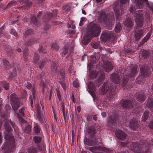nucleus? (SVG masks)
<instances>
[{
    "label": "nucleus",
    "mask_w": 153,
    "mask_h": 153,
    "mask_svg": "<svg viewBox=\"0 0 153 153\" xmlns=\"http://www.w3.org/2000/svg\"><path fill=\"white\" fill-rule=\"evenodd\" d=\"M41 108L39 105H37L36 108L37 118L41 123H42L44 122V117L41 113Z\"/></svg>",
    "instance_id": "nucleus-14"
},
{
    "label": "nucleus",
    "mask_w": 153,
    "mask_h": 153,
    "mask_svg": "<svg viewBox=\"0 0 153 153\" xmlns=\"http://www.w3.org/2000/svg\"><path fill=\"white\" fill-rule=\"evenodd\" d=\"M36 42V40L35 38H31L28 41L29 44H32Z\"/></svg>",
    "instance_id": "nucleus-42"
},
{
    "label": "nucleus",
    "mask_w": 153,
    "mask_h": 153,
    "mask_svg": "<svg viewBox=\"0 0 153 153\" xmlns=\"http://www.w3.org/2000/svg\"><path fill=\"white\" fill-rule=\"evenodd\" d=\"M125 25L127 27H131L133 25V22L131 19L130 18H128L126 20L124 23Z\"/></svg>",
    "instance_id": "nucleus-22"
},
{
    "label": "nucleus",
    "mask_w": 153,
    "mask_h": 153,
    "mask_svg": "<svg viewBox=\"0 0 153 153\" xmlns=\"http://www.w3.org/2000/svg\"><path fill=\"white\" fill-rule=\"evenodd\" d=\"M85 17H82L79 23V26H82L83 24V22L85 19Z\"/></svg>",
    "instance_id": "nucleus-53"
},
{
    "label": "nucleus",
    "mask_w": 153,
    "mask_h": 153,
    "mask_svg": "<svg viewBox=\"0 0 153 153\" xmlns=\"http://www.w3.org/2000/svg\"><path fill=\"white\" fill-rule=\"evenodd\" d=\"M146 106L150 110H153V98L149 97L148 98Z\"/></svg>",
    "instance_id": "nucleus-18"
},
{
    "label": "nucleus",
    "mask_w": 153,
    "mask_h": 153,
    "mask_svg": "<svg viewBox=\"0 0 153 153\" xmlns=\"http://www.w3.org/2000/svg\"><path fill=\"white\" fill-rule=\"evenodd\" d=\"M28 51L27 50V49H25L24 50V53H23V56L24 57V60L27 61L26 58L27 56L28 55V53H27Z\"/></svg>",
    "instance_id": "nucleus-44"
},
{
    "label": "nucleus",
    "mask_w": 153,
    "mask_h": 153,
    "mask_svg": "<svg viewBox=\"0 0 153 153\" xmlns=\"http://www.w3.org/2000/svg\"><path fill=\"white\" fill-rule=\"evenodd\" d=\"M129 10L131 12H132L134 10L133 7L132 6H131L129 9Z\"/></svg>",
    "instance_id": "nucleus-62"
},
{
    "label": "nucleus",
    "mask_w": 153,
    "mask_h": 153,
    "mask_svg": "<svg viewBox=\"0 0 153 153\" xmlns=\"http://www.w3.org/2000/svg\"><path fill=\"white\" fill-rule=\"evenodd\" d=\"M18 1L17 2L16 1L13 0L10 1L7 5L6 7L4 9L5 10L6 9L16 4L19 5V2L20 3V4H23V6L18 7V8L21 9H27L30 7L32 5V3L28 2L26 0H18Z\"/></svg>",
    "instance_id": "nucleus-2"
},
{
    "label": "nucleus",
    "mask_w": 153,
    "mask_h": 153,
    "mask_svg": "<svg viewBox=\"0 0 153 153\" xmlns=\"http://www.w3.org/2000/svg\"><path fill=\"white\" fill-rule=\"evenodd\" d=\"M100 31V27L98 25L92 24L86 34L85 37L82 40V43L84 45H87L90 42L91 37L98 36Z\"/></svg>",
    "instance_id": "nucleus-1"
},
{
    "label": "nucleus",
    "mask_w": 153,
    "mask_h": 153,
    "mask_svg": "<svg viewBox=\"0 0 153 153\" xmlns=\"http://www.w3.org/2000/svg\"><path fill=\"white\" fill-rule=\"evenodd\" d=\"M61 110H62V111H65V107L64 105L63 104H62Z\"/></svg>",
    "instance_id": "nucleus-61"
},
{
    "label": "nucleus",
    "mask_w": 153,
    "mask_h": 153,
    "mask_svg": "<svg viewBox=\"0 0 153 153\" xmlns=\"http://www.w3.org/2000/svg\"><path fill=\"white\" fill-rule=\"evenodd\" d=\"M109 85V84L108 83H104L100 89V94L101 95H103L108 91H110Z\"/></svg>",
    "instance_id": "nucleus-11"
},
{
    "label": "nucleus",
    "mask_w": 153,
    "mask_h": 153,
    "mask_svg": "<svg viewBox=\"0 0 153 153\" xmlns=\"http://www.w3.org/2000/svg\"><path fill=\"white\" fill-rule=\"evenodd\" d=\"M53 17L51 13H47V14L44 16L43 19L44 21L47 22L50 20Z\"/></svg>",
    "instance_id": "nucleus-25"
},
{
    "label": "nucleus",
    "mask_w": 153,
    "mask_h": 153,
    "mask_svg": "<svg viewBox=\"0 0 153 153\" xmlns=\"http://www.w3.org/2000/svg\"><path fill=\"white\" fill-rule=\"evenodd\" d=\"M24 111L25 108L24 107L20 109L19 110V113L20 114L19 115H20V116H23L24 115Z\"/></svg>",
    "instance_id": "nucleus-43"
},
{
    "label": "nucleus",
    "mask_w": 153,
    "mask_h": 153,
    "mask_svg": "<svg viewBox=\"0 0 153 153\" xmlns=\"http://www.w3.org/2000/svg\"><path fill=\"white\" fill-rule=\"evenodd\" d=\"M31 22L36 26H39L40 25L39 22L37 21L36 17L35 16H33L31 18Z\"/></svg>",
    "instance_id": "nucleus-26"
},
{
    "label": "nucleus",
    "mask_w": 153,
    "mask_h": 153,
    "mask_svg": "<svg viewBox=\"0 0 153 153\" xmlns=\"http://www.w3.org/2000/svg\"><path fill=\"white\" fill-rule=\"evenodd\" d=\"M115 134L117 137L118 139L121 140L125 139L126 136L125 133L120 129L116 130L115 131Z\"/></svg>",
    "instance_id": "nucleus-13"
},
{
    "label": "nucleus",
    "mask_w": 153,
    "mask_h": 153,
    "mask_svg": "<svg viewBox=\"0 0 153 153\" xmlns=\"http://www.w3.org/2000/svg\"><path fill=\"white\" fill-rule=\"evenodd\" d=\"M135 2L136 6L137 8H140L143 7L144 5H147L148 4V0H133Z\"/></svg>",
    "instance_id": "nucleus-12"
},
{
    "label": "nucleus",
    "mask_w": 153,
    "mask_h": 153,
    "mask_svg": "<svg viewBox=\"0 0 153 153\" xmlns=\"http://www.w3.org/2000/svg\"><path fill=\"white\" fill-rule=\"evenodd\" d=\"M140 72L141 76L143 77L149 76L150 74V72L146 65H143L141 67Z\"/></svg>",
    "instance_id": "nucleus-8"
},
{
    "label": "nucleus",
    "mask_w": 153,
    "mask_h": 153,
    "mask_svg": "<svg viewBox=\"0 0 153 153\" xmlns=\"http://www.w3.org/2000/svg\"><path fill=\"white\" fill-rule=\"evenodd\" d=\"M142 56L144 59H146L149 56V53L148 51L144 50L142 52Z\"/></svg>",
    "instance_id": "nucleus-35"
},
{
    "label": "nucleus",
    "mask_w": 153,
    "mask_h": 153,
    "mask_svg": "<svg viewBox=\"0 0 153 153\" xmlns=\"http://www.w3.org/2000/svg\"><path fill=\"white\" fill-rule=\"evenodd\" d=\"M57 65L55 63L53 62L51 66V71L53 73H55L57 70Z\"/></svg>",
    "instance_id": "nucleus-29"
},
{
    "label": "nucleus",
    "mask_w": 153,
    "mask_h": 153,
    "mask_svg": "<svg viewBox=\"0 0 153 153\" xmlns=\"http://www.w3.org/2000/svg\"><path fill=\"white\" fill-rule=\"evenodd\" d=\"M144 13L141 10H138L134 14V17L135 22L137 26L142 27L143 25Z\"/></svg>",
    "instance_id": "nucleus-4"
},
{
    "label": "nucleus",
    "mask_w": 153,
    "mask_h": 153,
    "mask_svg": "<svg viewBox=\"0 0 153 153\" xmlns=\"http://www.w3.org/2000/svg\"><path fill=\"white\" fill-rule=\"evenodd\" d=\"M101 115L103 117H105L106 116V114L105 112H103L101 113Z\"/></svg>",
    "instance_id": "nucleus-60"
},
{
    "label": "nucleus",
    "mask_w": 153,
    "mask_h": 153,
    "mask_svg": "<svg viewBox=\"0 0 153 153\" xmlns=\"http://www.w3.org/2000/svg\"><path fill=\"white\" fill-rule=\"evenodd\" d=\"M68 48L67 47H65L64 48L63 51L62 53L65 55L68 53Z\"/></svg>",
    "instance_id": "nucleus-49"
},
{
    "label": "nucleus",
    "mask_w": 153,
    "mask_h": 153,
    "mask_svg": "<svg viewBox=\"0 0 153 153\" xmlns=\"http://www.w3.org/2000/svg\"><path fill=\"white\" fill-rule=\"evenodd\" d=\"M4 65L5 68L7 69H9L10 68V64L9 62L6 59H4L3 60Z\"/></svg>",
    "instance_id": "nucleus-28"
},
{
    "label": "nucleus",
    "mask_w": 153,
    "mask_h": 153,
    "mask_svg": "<svg viewBox=\"0 0 153 153\" xmlns=\"http://www.w3.org/2000/svg\"><path fill=\"white\" fill-rule=\"evenodd\" d=\"M110 17L107 16L106 14L103 12H102L101 13L100 19L101 21H102L107 25H110L111 22V20L110 19H109V18Z\"/></svg>",
    "instance_id": "nucleus-9"
},
{
    "label": "nucleus",
    "mask_w": 153,
    "mask_h": 153,
    "mask_svg": "<svg viewBox=\"0 0 153 153\" xmlns=\"http://www.w3.org/2000/svg\"><path fill=\"white\" fill-rule=\"evenodd\" d=\"M137 67L136 66H134L132 67L129 74L128 76L132 77L135 75L137 72Z\"/></svg>",
    "instance_id": "nucleus-19"
},
{
    "label": "nucleus",
    "mask_w": 153,
    "mask_h": 153,
    "mask_svg": "<svg viewBox=\"0 0 153 153\" xmlns=\"http://www.w3.org/2000/svg\"><path fill=\"white\" fill-rule=\"evenodd\" d=\"M128 78L127 77V76H124L123 78V86H125L127 84L128 80Z\"/></svg>",
    "instance_id": "nucleus-40"
},
{
    "label": "nucleus",
    "mask_w": 153,
    "mask_h": 153,
    "mask_svg": "<svg viewBox=\"0 0 153 153\" xmlns=\"http://www.w3.org/2000/svg\"><path fill=\"white\" fill-rule=\"evenodd\" d=\"M37 147L38 150L40 151H43L45 150L44 146L43 145H38Z\"/></svg>",
    "instance_id": "nucleus-46"
},
{
    "label": "nucleus",
    "mask_w": 153,
    "mask_h": 153,
    "mask_svg": "<svg viewBox=\"0 0 153 153\" xmlns=\"http://www.w3.org/2000/svg\"><path fill=\"white\" fill-rule=\"evenodd\" d=\"M10 33L11 34L14 35L16 37H17V32L15 30L13 29H11Z\"/></svg>",
    "instance_id": "nucleus-48"
},
{
    "label": "nucleus",
    "mask_w": 153,
    "mask_h": 153,
    "mask_svg": "<svg viewBox=\"0 0 153 153\" xmlns=\"http://www.w3.org/2000/svg\"><path fill=\"white\" fill-rule=\"evenodd\" d=\"M102 149L107 152V153H113V152L112 150H109L107 149H106L105 148H103Z\"/></svg>",
    "instance_id": "nucleus-54"
},
{
    "label": "nucleus",
    "mask_w": 153,
    "mask_h": 153,
    "mask_svg": "<svg viewBox=\"0 0 153 153\" xmlns=\"http://www.w3.org/2000/svg\"><path fill=\"white\" fill-rule=\"evenodd\" d=\"M93 119L95 120V121H97V116L96 115H94V116H93Z\"/></svg>",
    "instance_id": "nucleus-64"
},
{
    "label": "nucleus",
    "mask_w": 153,
    "mask_h": 153,
    "mask_svg": "<svg viewBox=\"0 0 153 153\" xmlns=\"http://www.w3.org/2000/svg\"><path fill=\"white\" fill-rule=\"evenodd\" d=\"M143 33L142 30H135L134 33V36L135 40L137 41H139L140 38L143 36Z\"/></svg>",
    "instance_id": "nucleus-16"
},
{
    "label": "nucleus",
    "mask_w": 153,
    "mask_h": 153,
    "mask_svg": "<svg viewBox=\"0 0 153 153\" xmlns=\"http://www.w3.org/2000/svg\"><path fill=\"white\" fill-rule=\"evenodd\" d=\"M30 100V103L31 106L32 107V105L33 104V101L32 99V97H30L29 98Z\"/></svg>",
    "instance_id": "nucleus-59"
},
{
    "label": "nucleus",
    "mask_w": 153,
    "mask_h": 153,
    "mask_svg": "<svg viewBox=\"0 0 153 153\" xmlns=\"http://www.w3.org/2000/svg\"><path fill=\"white\" fill-rule=\"evenodd\" d=\"M39 59V55L36 53H35L33 58V61L36 64L37 63Z\"/></svg>",
    "instance_id": "nucleus-30"
},
{
    "label": "nucleus",
    "mask_w": 153,
    "mask_h": 153,
    "mask_svg": "<svg viewBox=\"0 0 153 153\" xmlns=\"http://www.w3.org/2000/svg\"><path fill=\"white\" fill-rule=\"evenodd\" d=\"M38 50L39 52L42 53H46L47 52V51L46 49L44 48L42 46L40 47Z\"/></svg>",
    "instance_id": "nucleus-38"
},
{
    "label": "nucleus",
    "mask_w": 153,
    "mask_h": 153,
    "mask_svg": "<svg viewBox=\"0 0 153 153\" xmlns=\"http://www.w3.org/2000/svg\"><path fill=\"white\" fill-rule=\"evenodd\" d=\"M31 126L30 125L27 126L24 130L25 132L27 134H29L31 131Z\"/></svg>",
    "instance_id": "nucleus-36"
},
{
    "label": "nucleus",
    "mask_w": 153,
    "mask_h": 153,
    "mask_svg": "<svg viewBox=\"0 0 153 153\" xmlns=\"http://www.w3.org/2000/svg\"><path fill=\"white\" fill-rule=\"evenodd\" d=\"M116 118H115L114 117H110L108 122V123H110V125L111 124H113L116 121Z\"/></svg>",
    "instance_id": "nucleus-37"
},
{
    "label": "nucleus",
    "mask_w": 153,
    "mask_h": 153,
    "mask_svg": "<svg viewBox=\"0 0 153 153\" xmlns=\"http://www.w3.org/2000/svg\"><path fill=\"white\" fill-rule=\"evenodd\" d=\"M138 122L135 119H134L130 121L129 126L133 129L138 127Z\"/></svg>",
    "instance_id": "nucleus-17"
},
{
    "label": "nucleus",
    "mask_w": 153,
    "mask_h": 153,
    "mask_svg": "<svg viewBox=\"0 0 153 153\" xmlns=\"http://www.w3.org/2000/svg\"><path fill=\"white\" fill-rule=\"evenodd\" d=\"M33 131L35 134H40L41 128L37 123H35L34 124Z\"/></svg>",
    "instance_id": "nucleus-21"
},
{
    "label": "nucleus",
    "mask_w": 153,
    "mask_h": 153,
    "mask_svg": "<svg viewBox=\"0 0 153 153\" xmlns=\"http://www.w3.org/2000/svg\"><path fill=\"white\" fill-rule=\"evenodd\" d=\"M77 111L78 113H79L81 111V108L79 106L77 107Z\"/></svg>",
    "instance_id": "nucleus-63"
},
{
    "label": "nucleus",
    "mask_w": 153,
    "mask_h": 153,
    "mask_svg": "<svg viewBox=\"0 0 153 153\" xmlns=\"http://www.w3.org/2000/svg\"><path fill=\"white\" fill-rule=\"evenodd\" d=\"M60 75L62 77V78L63 79L64 78V72L63 70H61L60 72Z\"/></svg>",
    "instance_id": "nucleus-55"
},
{
    "label": "nucleus",
    "mask_w": 153,
    "mask_h": 153,
    "mask_svg": "<svg viewBox=\"0 0 153 153\" xmlns=\"http://www.w3.org/2000/svg\"><path fill=\"white\" fill-rule=\"evenodd\" d=\"M51 48L52 50H54L56 51H58L59 49L58 45L55 43H53L52 44Z\"/></svg>",
    "instance_id": "nucleus-39"
},
{
    "label": "nucleus",
    "mask_w": 153,
    "mask_h": 153,
    "mask_svg": "<svg viewBox=\"0 0 153 153\" xmlns=\"http://www.w3.org/2000/svg\"><path fill=\"white\" fill-rule=\"evenodd\" d=\"M87 132L91 136H93L95 133V129L94 127L91 126L87 130Z\"/></svg>",
    "instance_id": "nucleus-23"
},
{
    "label": "nucleus",
    "mask_w": 153,
    "mask_h": 153,
    "mask_svg": "<svg viewBox=\"0 0 153 153\" xmlns=\"http://www.w3.org/2000/svg\"><path fill=\"white\" fill-rule=\"evenodd\" d=\"M149 126L150 128L153 129V121L150 123Z\"/></svg>",
    "instance_id": "nucleus-56"
},
{
    "label": "nucleus",
    "mask_w": 153,
    "mask_h": 153,
    "mask_svg": "<svg viewBox=\"0 0 153 153\" xmlns=\"http://www.w3.org/2000/svg\"><path fill=\"white\" fill-rule=\"evenodd\" d=\"M148 111H146L143 114L142 119L143 121H145L148 117Z\"/></svg>",
    "instance_id": "nucleus-33"
},
{
    "label": "nucleus",
    "mask_w": 153,
    "mask_h": 153,
    "mask_svg": "<svg viewBox=\"0 0 153 153\" xmlns=\"http://www.w3.org/2000/svg\"><path fill=\"white\" fill-rule=\"evenodd\" d=\"M10 98L12 101L11 105L12 108L16 112V111L19 108L20 102L18 98L15 94H13L10 96Z\"/></svg>",
    "instance_id": "nucleus-5"
},
{
    "label": "nucleus",
    "mask_w": 153,
    "mask_h": 153,
    "mask_svg": "<svg viewBox=\"0 0 153 153\" xmlns=\"http://www.w3.org/2000/svg\"><path fill=\"white\" fill-rule=\"evenodd\" d=\"M102 67L103 70L106 72L110 71L113 68L112 63L108 61L104 62Z\"/></svg>",
    "instance_id": "nucleus-7"
},
{
    "label": "nucleus",
    "mask_w": 153,
    "mask_h": 153,
    "mask_svg": "<svg viewBox=\"0 0 153 153\" xmlns=\"http://www.w3.org/2000/svg\"><path fill=\"white\" fill-rule=\"evenodd\" d=\"M33 33V30L30 29L27 30L25 32V33L27 35L31 34Z\"/></svg>",
    "instance_id": "nucleus-45"
},
{
    "label": "nucleus",
    "mask_w": 153,
    "mask_h": 153,
    "mask_svg": "<svg viewBox=\"0 0 153 153\" xmlns=\"http://www.w3.org/2000/svg\"><path fill=\"white\" fill-rule=\"evenodd\" d=\"M120 77L116 73H113L111 76V79L114 82L117 84L120 80Z\"/></svg>",
    "instance_id": "nucleus-15"
},
{
    "label": "nucleus",
    "mask_w": 153,
    "mask_h": 153,
    "mask_svg": "<svg viewBox=\"0 0 153 153\" xmlns=\"http://www.w3.org/2000/svg\"><path fill=\"white\" fill-rule=\"evenodd\" d=\"M128 2V0H120V2L123 4H125Z\"/></svg>",
    "instance_id": "nucleus-57"
},
{
    "label": "nucleus",
    "mask_w": 153,
    "mask_h": 153,
    "mask_svg": "<svg viewBox=\"0 0 153 153\" xmlns=\"http://www.w3.org/2000/svg\"><path fill=\"white\" fill-rule=\"evenodd\" d=\"M101 37L105 41L109 40L111 38H112L113 39H114L113 34L109 31L106 32L104 33H102L101 36Z\"/></svg>",
    "instance_id": "nucleus-10"
},
{
    "label": "nucleus",
    "mask_w": 153,
    "mask_h": 153,
    "mask_svg": "<svg viewBox=\"0 0 153 153\" xmlns=\"http://www.w3.org/2000/svg\"><path fill=\"white\" fill-rule=\"evenodd\" d=\"M32 93H33V100H34L35 99V98L36 97V94L35 89L33 88L32 89Z\"/></svg>",
    "instance_id": "nucleus-52"
},
{
    "label": "nucleus",
    "mask_w": 153,
    "mask_h": 153,
    "mask_svg": "<svg viewBox=\"0 0 153 153\" xmlns=\"http://www.w3.org/2000/svg\"><path fill=\"white\" fill-rule=\"evenodd\" d=\"M99 45V43L97 42L96 43H94L92 45V47L94 49L97 48Z\"/></svg>",
    "instance_id": "nucleus-51"
},
{
    "label": "nucleus",
    "mask_w": 153,
    "mask_h": 153,
    "mask_svg": "<svg viewBox=\"0 0 153 153\" xmlns=\"http://www.w3.org/2000/svg\"><path fill=\"white\" fill-rule=\"evenodd\" d=\"M150 33H148L144 37V38L139 43V45L140 46L143 45L149 39L150 36Z\"/></svg>",
    "instance_id": "nucleus-24"
},
{
    "label": "nucleus",
    "mask_w": 153,
    "mask_h": 153,
    "mask_svg": "<svg viewBox=\"0 0 153 153\" xmlns=\"http://www.w3.org/2000/svg\"><path fill=\"white\" fill-rule=\"evenodd\" d=\"M28 153H36L37 150L34 146L30 147L28 150Z\"/></svg>",
    "instance_id": "nucleus-32"
},
{
    "label": "nucleus",
    "mask_w": 153,
    "mask_h": 153,
    "mask_svg": "<svg viewBox=\"0 0 153 153\" xmlns=\"http://www.w3.org/2000/svg\"><path fill=\"white\" fill-rule=\"evenodd\" d=\"M121 30V25L120 23H118L116 25L114 28L115 31L116 32H119Z\"/></svg>",
    "instance_id": "nucleus-31"
},
{
    "label": "nucleus",
    "mask_w": 153,
    "mask_h": 153,
    "mask_svg": "<svg viewBox=\"0 0 153 153\" xmlns=\"http://www.w3.org/2000/svg\"><path fill=\"white\" fill-rule=\"evenodd\" d=\"M26 87L28 89H30L32 87L31 84L30 83H28L27 85L26 86Z\"/></svg>",
    "instance_id": "nucleus-58"
},
{
    "label": "nucleus",
    "mask_w": 153,
    "mask_h": 153,
    "mask_svg": "<svg viewBox=\"0 0 153 153\" xmlns=\"http://www.w3.org/2000/svg\"><path fill=\"white\" fill-rule=\"evenodd\" d=\"M134 100H123L120 102L121 105L123 108L131 109L133 107Z\"/></svg>",
    "instance_id": "nucleus-6"
},
{
    "label": "nucleus",
    "mask_w": 153,
    "mask_h": 153,
    "mask_svg": "<svg viewBox=\"0 0 153 153\" xmlns=\"http://www.w3.org/2000/svg\"><path fill=\"white\" fill-rule=\"evenodd\" d=\"M45 63L44 61H41L39 65V67L41 69L45 65Z\"/></svg>",
    "instance_id": "nucleus-47"
},
{
    "label": "nucleus",
    "mask_w": 153,
    "mask_h": 153,
    "mask_svg": "<svg viewBox=\"0 0 153 153\" xmlns=\"http://www.w3.org/2000/svg\"><path fill=\"white\" fill-rule=\"evenodd\" d=\"M136 97L140 101H143L145 99L144 94L142 91H140L136 94Z\"/></svg>",
    "instance_id": "nucleus-20"
},
{
    "label": "nucleus",
    "mask_w": 153,
    "mask_h": 153,
    "mask_svg": "<svg viewBox=\"0 0 153 153\" xmlns=\"http://www.w3.org/2000/svg\"><path fill=\"white\" fill-rule=\"evenodd\" d=\"M33 140L36 143H39L42 140L41 138L40 137L35 136L33 137Z\"/></svg>",
    "instance_id": "nucleus-34"
},
{
    "label": "nucleus",
    "mask_w": 153,
    "mask_h": 153,
    "mask_svg": "<svg viewBox=\"0 0 153 153\" xmlns=\"http://www.w3.org/2000/svg\"><path fill=\"white\" fill-rule=\"evenodd\" d=\"M122 146H128L130 145V149L134 152V153H146L140 149V143L139 142H136L131 143H122Z\"/></svg>",
    "instance_id": "nucleus-3"
},
{
    "label": "nucleus",
    "mask_w": 153,
    "mask_h": 153,
    "mask_svg": "<svg viewBox=\"0 0 153 153\" xmlns=\"http://www.w3.org/2000/svg\"><path fill=\"white\" fill-rule=\"evenodd\" d=\"M85 143L90 146L93 145V144H95V143H93L91 140L88 139L87 137L85 138L84 140Z\"/></svg>",
    "instance_id": "nucleus-27"
},
{
    "label": "nucleus",
    "mask_w": 153,
    "mask_h": 153,
    "mask_svg": "<svg viewBox=\"0 0 153 153\" xmlns=\"http://www.w3.org/2000/svg\"><path fill=\"white\" fill-rule=\"evenodd\" d=\"M2 83H3L4 85H3V86L4 88L6 90H8L9 89V86L8 84H7L5 82H3Z\"/></svg>",
    "instance_id": "nucleus-50"
},
{
    "label": "nucleus",
    "mask_w": 153,
    "mask_h": 153,
    "mask_svg": "<svg viewBox=\"0 0 153 153\" xmlns=\"http://www.w3.org/2000/svg\"><path fill=\"white\" fill-rule=\"evenodd\" d=\"M73 85L74 87L77 88L79 87V83L77 79H76L73 82Z\"/></svg>",
    "instance_id": "nucleus-41"
}]
</instances>
